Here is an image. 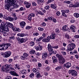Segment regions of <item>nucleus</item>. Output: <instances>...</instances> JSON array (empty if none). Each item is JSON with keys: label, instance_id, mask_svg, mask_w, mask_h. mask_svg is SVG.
<instances>
[{"label": "nucleus", "instance_id": "obj_1", "mask_svg": "<svg viewBox=\"0 0 79 79\" xmlns=\"http://www.w3.org/2000/svg\"><path fill=\"white\" fill-rule=\"evenodd\" d=\"M5 2H7L6 4L5 5V9L8 10H10L11 11H12V9H10V8H17L19 7L18 5L15 4V2L16 1L15 0H5Z\"/></svg>", "mask_w": 79, "mask_h": 79}, {"label": "nucleus", "instance_id": "obj_2", "mask_svg": "<svg viewBox=\"0 0 79 79\" xmlns=\"http://www.w3.org/2000/svg\"><path fill=\"white\" fill-rule=\"evenodd\" d=\"M1 25L2 27L4 28V29L7 32L9 31V29H8V27H10V28L12 29L14 27V26H13V25L12 23L7 22H2L1 23ZM7 26H8V27Z\"/></svg>", "mask_w": 79, "mask_h": 79}, {"label": "nucleus", "instance_id": "obj_3", "mask_svg": "<svg viewBox=\"0 0 79 79\" xmlns=\"http://www.w3.org/2000/svg\"><path fill=\"white\" fill-rule=\"evenodd\" d=\"M1 69L2 71H6V73H8L10 71H12L13 69L10 65L6 64L2 67Z\"/></svg>", "mask_w": 79, "mask_h": 79}, {"label": "nucleus", "instance_id": "obj_4", "mask_svg": "<svg viewBox=\"0 0 79 79\" xmlns=\"http://www.w3.org/2000/svg\"><path fill=\"white\" fill-rule=\"evenodd\" d=\"M56 56L57 58H59V63H61V64H63L65 63V61H66V60L64 58V57H63L61 55H60L59 54H56Z\"/></svg>", "mask_w": 79, "mask_h": 79}, {"label": "nucleus", "instance_id": "obj_5", "mask_svg": "<svg viewBox=\"0 0 79 79\" xmlns=\"http://www.w3.org/2000/svg\"><path fill=\"white\" fill-rule=\"evenodd\" d=\"M5 29L2 26H0V31L1 32H3V36H7L9 35V33L6 32L7 31H6L5 29Z\"/></svg>", "mask_w": 79, "mask_h": 79}, {"label": "nucleus", "instance_id": "obj_6", "mask_svg": "<svg viewBox=\"0 0 79 79\" xmlns=\"http://www.w3.org/2000/svg\"><path fill=\"white\" fill-rule=\"evenodd\" d=\"M76 47V45L74 44H70L68 45V50H67V52H69V51H72Z\"/></svg>", "mask_w": 79, "mask_h": 79}, {"label": "nucleus", "instance_id": "obj_7", "mask_svg": "<svg viewBox=\"0 0 79 79\" xmlns=\"http://www.w3.org/2000/svg\"><path fill=\"white\" fill-rule=\"evenodd\" d=\"M10 46H11V44H10L3 43L1 47L2 48V49L3 50H6V49H8Z\"/></svg>", "mask_w": 79, "mask_h": 79}, {"label": "nucleus", "instance_id": "obj_8", "mask_svg": "<svg viewBox=\"0 0 79 79\" xmlns=\"http://www.w3.org/2000/svg\"><path fill=\"white\" fill-rule=\"evenodd\" d=\"M69 74H71L72 76L73 77H76L77 75V72L74 70H70L69 71Z\"/></svg>", "mask_w": 79, "mask_h": 79}, {"label": "nucleus", "instance_id": "obj_9", "mask_svg": "<svg viewBox=\"0 0 79 79\" xmlns=\"http://www.w3.org/2000/svg\"><path fill=\"white\" fill-rule=\"evenodd\" d=\"M11 52L7 51L5 52L4 53H2L1 54V55L3 56V57H4V58H8V57H9V56L11 55Z\"/></svg>", "mask_w": 79, "mask_h": 79}, {"label": "nucleus", "instance_id": "obj_10", "mask_svg": "<svg viewBox=\"0 0 79 79\" xmlns=\"http://www.w3.org/2000/svg\"><path fill=\"white\" fill-rule=\"evenodd\" d=\"M17 40L18 41L19 44H21V43H23V42H26L27 40L24 39V38H20L19 37L17 38Z\"/></svg>", "mask_w": 79, "mask_h": 79}, {"label": "nucleus", "instance_id": "obj_11", "mask_svg": "<svg viewBox=\"0 0 79 79\" xmlns=\"http://www.w3.org/2000/svg\"><path fill=\"white\" fill-rule=\"evenodd\" d=\"M24 4L25 5L27 8H29L31 7V4L28 2L25 1L24 2Z\"/></svg>", "mask_w": 79, "mask_h": 79}, {"label": "nucleus", "instance_id": "obj_12", "mask_svg": "<svg viewBox=\"0 0 79 79\" xmlns=\"http://www.w3.org/2000/svg\"><path fill=\"white\" fill-rule=\"evenodd\" d=\"M47 56H48V54H47V52H45L44 53H42V59L44 60L46 58H47Z\"/></svg>", "mask_w": 79, "mask_h": 79}, {"label": "nucleus", "instance_id": "obj_13", "mask_svg": "<svg viewBox=\"0 0 79 79\" xmlns=\"http://www.w3.org/2000/svg\"><path fill=\"white\" fill-rule=\"evenodd\" d=\"M71 64L69 62H68L64 64V67H65L66 68H69L71 67Z\"/></svg>", "mask_w": 79, "mask_h": 79}, {"label": "nucleus", "instance_id": "obj_14", "mask_svg": "<svg viewBox=\"0 0 79 79\" xmlns=\"http://www.w3.org/2000/svg\"><path fill=\"white\" fill-rule=\"evenodd\" d=\"M35 48L36 50L40 51V50H42V46L40 44H39L38 46L36 47Z\"/></svg>", "mask_w": 79, "mask_h": 79}, {"label": "nucleus", "instance_id": "obj_15", "mask_svg": "<svg viewBox=\"0 0 79 79\" xmlns=\"http://www.w3.org/2000/svg\"><path fill=\"white\" fill-rule=\"evenodd\" d=\"M4 18L6 20H9L10 21H13L14 20L13 18L10 16L5 17Z\"/></svg>", "mask_w": 79, "mask_h": 79}, {"label": "nucleus", "instance_id": "obj_16", "mask_svg": "<svg viewBox=\"0 0 79 79\" xmlns=\"http://www.w3.org/2000/svg\"><path fill=\"white\" fill-rule=\"evenodd\" d=\"M10 74H11V75H13V76H19V75L17 74V73L15 72V71H10Z\"/></svg>", "mask_w": 79, "mask_h": 79}, {"label": "nucleus", "instance_id": "obj_17", "mask_svg": "<svg viewBox=\"0 0 79 79\" xmlns=\"http://www.w3.org/2000/svg\"><path fill=\"white\" fill-rule=\"evenodd\" d=\"M52 59L53 60V63H55L57 62V59L56 58V56H52Z\"/></svg>", "mask_w": 79, "mask_h": 79}, {"label": "nucleus", "instance_id": "obj_18", "mask_svg": "<svg viewBox=\"0 0 79 79\" xmlns=\"http://www.w3.org/2000/svg\"><path fill=\"white\" fill-rule=\"evenodd\" d=\"M20 26L22 28H23V27H24L26 26V23L24 21H22L20 23Z\"/></svg>", "mask_w": 79, "mask_h": 79}, {"label": "nucleus", "instance_id": "obj_19", "mask_svg": "<svg viewBox=\"0 0 79 79\" xmlns=\"http://www.w3.org/2000/svg\"><path fill=\"white\" fill-rule=\"evenodd\" d=\"M48 48L49 52H51V51L53 50V49L51 47V45H50V44H49L48 45Z\"/></svg>", "mask_w": 79, "mask_h": 79}, {"label": "nucleus", "instance_id": "obj_20", "mask_svg": "<svg viewBox=\"0 0 79 79\" xmlns=\"http://www.w3.org/2000/svg\"><path fill=\"white\" fill-rule=\"evenodd\" d=\"M70 29H71L73 31V32H75L76 31H75V30H74V29L76 28V27L74 26H70Z\"/></svg>", "mask_w": 79, "mask_h": 79}, {"label": "nucleus", "instance_id": "obj_21", "mask_svg": "<svg viewBox=\"0 0 79 79\" xmlns=\"http://www.w3.org/2000/svg\"><path fill=\"white\" fill-rule=\"evenodd\" d=\"M79 3L78 2H76L74 5H73V8H76L79 7Z\"/></svg>", "mask_w": 79, "mask_h": 79}, {"label": "nucleus", "instance_id": "obj_22", "mask_svg": "<svg viewBox=\"0 0 79 79\" xmlns=\"http://www.w3.org/2000/svg\"><path fill=\"white\" fill-rule=\"evenodd\" d=\"M62 27L63 29L65 31H67V29H68V27L66 25Z\"/></svg>", "mask_w": 79, "mask_h": 79}, {"label": "nucleus", "instance_id": "obj_23", "mask_svg": "<svg viewBox=\"0 0 79 79\" xmlns=\"http://www.w3.org/2000/svg\"><path fill=\"white\" fill-rule=\"evenodd\" d=\"M74 16L75 17V18H79V14L78 13H74Z\"/></svg>", "mask_w": 79, "mask_h": 79}, {"label": "nucleus", "instance_id": "obj_24", "mask_svg": "<svg viewBox=\"0 0 79 79\" xmlns=\"http://www.w3.org/2000/svg\"><path fill=\"white\" fill-rule=\"evenodd\" d=\"M51 7L53 8V9H55L56 7V5L55 4H51Z\"/></svg>", "mask_w": 79, "mask_h": 79}, {"label": "nucleus", "instance_id": "obj_25", "mask_svg": "<svg viewBox=\"0 0 79 79\" xmlns=\"http://www.w3.org/2000/svg\"><path fill=\"white\" fill-rule=\"evenodd\" d=\"M47 42H48L50 41V38L49 36L47 37V38L46 39Z\"/></svg>", "mask_w": 79, "mask_h": 79}, {"label": "nucleus", "instance_id": "obj_26", "mask_svg": "<svg viewBox=\"0 0 79 79\" xmlns=\"http://www.w3.org/2000/svg\"><path fill=\"white\" fill-rule=\"evenodd\" d=\"M40 77V73L37 72L36 75V77L37 78H39Z\"/></svg>", "mask_w": 79, "mask_h": 79}, {"label": "nucleus", "instance_id": "obj_27", "mask_svg": "<svg viewBox=\"0 0 79 79\" xmlns=\"http://www.w3.org/2000/svg\"><path fill=\"white\" fill-rule=\"evenodd\" d=\"M37 13L39 14V15H44V13L42 12L40 10L38 11Z\"/></svg>", "mask_w": 79, "mask_h": 79}, {"label": "nucleus", "instance_id": "obj_28", "mask_svg": "<svg viewBox=\"0 0 79 79\" xmlns=\"http://www.w3.org/2000/svg\"><path fill=\"white\" fill-rule=\"evenodd\" d=\"M49 37L50 38V39H55V36L54 35H52L50 36H49Z\"/></svg>", "mask_w": 79, "mask_h": 79}, {"label": "nucleus", "instance_id": "obj_29", "mask_svg": "<svg viewBox=\"0 0 79 79\" xmlns=\"http://www.w3.org/2000/svg\"><path fill=\"white\" fill-rule=\"evenodd\" d=\"M43 39V37L41 36L39 39H37L36 40V42H40L42 39Z\"/></svg>", "mask_w": 79, "mask_h": 79}, {"label": "nucleus", "instance_id": "obj_30", "mask_svg": "<svg viewBox=\"0 0 79 79\" xmlns=\"http://www.w3.org/2000/svg\"><path fill=\"white\" fill-rule=\"evenodd\" d=\"M30 53L31 54H35V51L34 50H32L30 51Z\"/></svg>", "mask_w": 79, "mask_h": 79}, {"label": "nucleus", "instance_id": "obj_31", "mask_svg": "<svg viewBox=\"0 0 79 79\" xmlns=\"http://www.w3.org/2000/svg\"><path fill=\"white\" fill-rule=\"evenodd\" d=\"M55 32L56 33H60V30H59V29L56 28L55 30Z\"/></svg>", "mask_w": 79, "mask_h": 79}, {"label": "nucleus", "instance_id": "obj_32", "mask_svg": "<svg viewBox=\"0 0 79 79\" xmlns=\"http://www.w3.org/2000/svg\"><path fill=\"white\" fill-rule=\"evenodd\" d=\"M61 68V66H57L56 68H55L56 70H57V71H58L60 70Z\"/></svg>", "mask_w": 79, "mask_h": 79}, {"label": "nucleus", "instance_id": "obj_33", "mask_svg": "<svg viewBox=\"0 0 79 79\" xmlns=\"http://www.w3.org/2000/svg\"><path fill=\"white\" fill-rule=\"evenodd\" d=\"M29 15L31 17H34L35 16V14L31 13L29 14Z\"/></svg>", "mask_w": 79, "mask_h": 79}, {"label": "nucleus", "instance_id": "obj_34", "mask_svg": "<svg viewBox=\"0 0 79 79\" xmlns=\"http://www.w3.org/2000/svg\"><path fill=\"white\" fill-rule=\"evenodd\" d=\"M30 77L33 78L34 77V73H31L29 76Z\"/></svg>", "mask_w": 79, "mask_h": 79}, {"label": "nucleus", "instance_id": "obj_35", "mask_svg": "<svg viewBox=\"0 0 79 79\" xmlns=\"http://www.w3.org/2000/svg\"><path fill=\"white\" fill-rule=\"evenodd\" d=\"M64 3H67V4H70L71 1H66L64 2Z\"/></svg>", "mask_w": 79, "mask_h": 79}, {"label": "nucleus", "instance_id": "obj_36", "mask_svg": "<svg viewBox=\"0 0 79 79\" xmlns=\"http://www.w3.org/2000/svg\"><path fill=\"white\" fill-rule=\"evenodd\" d=\"M30 45L31 46H33L34 45V42L33 41H31L30 43Z\"/></svg>", "mask_w": 79, "mask_h": 79}, {"label": "nucleus", "instance_id": "obj_37", "mask_svg": "<svg viewBox=\"0 0 79 79\" xmlns=\"http://www.w3.org/2000/svg\"><path fill=\"white\" fill-rule=\"evenodd\" d=\"M65 37L67 39H69L70 38V37L69 36V35L67 34L65 35Z\"/></svg>", "mask_w": 79, "mask_h": 79}, {"label": "nucleus", "instance_id": "obj_38", "mask_svg": "<svg viewBox=\"0 0 79 79\" xmlns=\"http://www.w3.org/2000/svg\"><path fill=\"white\" fill-rule=\"evenodd\" d=\"M28 20H29L30 21H31V20H32V17L29 15L28 17Z\"/></svg>", "mask_w": 79, "mask_h": 79}, {"label": "nucleus", "instance_id": "obj_39", "mask_svg": "<svg viewBox=\"0 0 79 79\" xmlns=\"http://www.w3.org/2000/svg\"><path fill=\"white\" fill-rule=\"evenodd\" d=\"M52 48H55L56 49H57V48H58V46L56 45L55 46H52Z\"/></svg>", "mask_w": 79, "mask_h": 79}, {"label": "nucleus", "instance_id": "obj_40", "mask_svg": "<svg viewBox=\"0 0 79 79\" xmlns=\"http://www.w3.org/2000/svg\"><path fill=\"white\" fill-rule=\"evenodd\" d=\"M28 54H27V53L25 52L23 53V56L25 57H27V56H28Z\"/></svg>", "mask_w": 79, "mask_h": 79}, {"label": "nucleus", "instance_id": "obj_41", "mask_svg": "<svg viewBox=\"0 0 79 79\" xmlns=\"http://www.w3.org/2000/svg\"><path fill=\"white\" fill-rule=\"evenodd\" d=\"M53 21L54 23H56V19H54L53 17H52V20Z\"/></svg>", "mask_w": 79, "mask_h": 79}, {"label": "nucleus", "instance_id": "obj_42", "mask_svg": "<svg viewBox=\"0 0 79 79\" xmlns=\"http://www.w3.org/2000/svg\"><path fill=\"white\" fill-rule=\"evenodd\" d=\"M32 6H37V4L35 2H32Z\"/></svg>", "mask_w": 79, "mask_h": 79}, {"label": "nucleus", "instance_id": "obj_43", "mask_svg": "<svg viewBox=\"0 0 79 79\" xmlns=\"http://www.w3.org/2000/svg\"><path fill=\"white\" fill-rule=\"evenodd\" d=\"M26 73V71L25 70H23L22 71V74H25Z\"/></svg>", "mask_w": 79, "mask_h": 79}, {"label": "nucleus", "instance_id": "obj_44", "mask_svg": "<svg viewBox=\"0 0 79 79\" xmlns=\"http://www.w3.org/2000/svg\"><path fill=\"white\" fill-rule=\"evenodd\" d=\"M38 30H39V31H44V28H41L40 27H39Z\"/></svg>", "mask_w": 79, "mask_h": 79}, {"label": "nucleus", "instance_id": "obj_45", "mask_svg": "<svg viewBox=\"0 0 79 79\" xmlns=\"http://www.w3.org/2000/svg\"><path fill=\"white\" fill-rule=\"evenodd\" d=\"M33 35L34 36H37V35H39V33L38 32L35 33L33 34Z\"/></svg>", "mask_w": 79, "mask_h": 79}, {"label": "nucleus", "instance_id": "obj_46", "mask_svg": "<svg viewBox=\"0 0 79 79\" xmlns=\"http://www.w3.org/2000/svg\"><path fill=\"white\" fill-rule=\"evenodd\" d=\"M45 69L47 71H49L50 70V67L48 66H47L45 67Z\"/></svg>", "mask_w": 79, "mask_h": 79}, {"label": "nucleus", "instance_id": "obj_47", "mask_svg": "<svg viewBox=\"0 0 79 79\" xmlns=\"http://www.w3.org/2000/svg\"><path fill=\"white\" fill-rule=\"evenodd\" d=\"M26 10V9L25 8H23V7H21L20 8V11H23V10Z\"/></svg>", "mask_w": 79, "mask_h": 79}, {"label": "nucleus", "instance_id": "obj_48", "mask_svg": "<svg viewBox=\"0 0 79 79\" xmlns=\"http://www.w3.org/2000/svg\"><path fill=\"white\" fill-rule=\"evenodd\" d=\"M31 28V27L29 26H27V27H26V29H29Z\"/></svg>", "mask_w": 79, "mask_h": 79}, {"label": "nucleus", "instance_id": "obj_49", "mask_svg": "<svg viewBox=\"0 0 79 79\" xmlns=\"http://www.w3.org/2000/svg\"><path fill=\"white\" fill-rule=\"evenodd\" d=\"M21 60H24V59H26V57L25 56H21Z\"/></svg>", "mask_w": 79, "mask_h": 79}, {"label": "nucleus", "instance_id": "obj_50", "mask_svg": "<svg viewBox=\"0 0 79 79\" xmlns=\"http://www.w3.org/2000/svg\"><path fill=\"white\" fill-rule=\"evenodd\" d=\"M14 30H15V31H17L18 32H20V30L19 29L14 28Z\"/></svg>", "mask_w": 79, "mask_h": 79}, {"label": "nucleus", "instance_id": "obj_51", "mask_svg": "<svg viewBox=\"0 0 79 79\" xmlns=\"http://www.w3.org/2000/svg\"><path fill=\"white\" fill-rule=\"evenodd\" d=\"M19 35L20 37H23L24 36V34L21 33V34H19Z\"/></svg>", "mask_w": 79, "mask_h": 79}, {"label": "nucleus", "instance_id": "obj_52", "mask_svg": "<svg viewBox=\"0 0 79 79\" xmlns=\"http://www.w3.org/2000/svg\"><path fill=\"white\" fill-rule=\"evenodd\" d=\"M32 71L34 73H36L37 72V69L35 68H34L33 69Z\"/></svg>", "mask_w": 79, "mask_h": 79}, {"label": "nucleus", "instance_id": "obj_53", "mask_svg": "<svg viewBox=\"0 0 79 79\" xmlns=\"http://www.w3.org/2000/svg\"><path fill=\"white\" fill-rule=\"evenodd\" d=\"M49 6H46L45 8L46 10H48L49 9Z\"/></svg>", "mask_w": 79, "mask_h": 79}, {"label": "nucleus", "instance_id": "obj_54", "mask_svg": "<svg viewBox=\"0 0 79 79\" xmlns=\"http://www.w3.org/2000/svg\"><path fill=\"white\" fill-rule=\"evenodd\" d=\"M41 25L43 26H46V23L45 22H43L42 24Z\"/></svg>", "mask_w": 79, "mask_h": 79}, {"label": "nucleus", "instance_id": "obj_55", "mask_svg": "<svg viewBox=\"0 0 79 79\" xmlns=\"http://www.w3.org/2000/svg\"><path fill=\"white\" fill-rule=\"evenodd\" d=\"M42 42H46L47 43V41L46 40V39H44L42 40Z\"/></svg>", "mask_w": 79, "mask_h": 79}, {"label": "nucleus", "instance_id": "obj_56", "mask_svg": "<svg viewBox=\"0 0 79 79\" xmlns=\"http://www.w3.org/2000/svg\"><path fill=\"white\" fill-rule=\"evenodd\" d=\"M31 60L32 61H33V62H36V61H37L36 59L35 58H34L33 59H31Z\"/></svg>", "mask_w": 79, "mask_h": 79}, {"label": "nucleus", "instance_id": "obj_57", "mask_svg": "<svg viewBox=\"0 0 79 79\" xmlns=\"http://www.w3.org/2000/svg\"><path fill=\"white\" fill-rule=\"evenodd\" d=\"M56 15H57V16H60V12L59 11H57L56 13Z\"/></svg>", "mask_w": 79, "mask_h": 79}, {"label": "nucleus", "instance_id": "obj_58", "mask_svg": "<svg viewBox=\"0 0 79 79\" xmlns=\"http://www.w3.org/2000/svg\"><path fill=\"white\" fill-rule=\"evenodd\" d=\"M12 61H13V59H10L8 60V62L9 63H10L12 62Z\"/></svg>", "mask_w": 79, "mask_h": 79}, {"label": "nucleus", "instance_id": "obj_59", "mask_svg": "<svg viewBox=\"0 0 79 79\" xmlns=\"http://www.w3.org/2000/svg\"><path fill=\"white\" fill-rule=\"evenodd\" d=\"M52 17H48L47 18L48 20H51L52 21Z\"/></svg>", "mask_w": 79, "mask_h": 79}, {"label": "nucleus", "instance_id": "obj_60", "mask_svg": "<svg viewBox=\"0 0 79 79\" xmlns=\"http://www.w3.org/2000/svg\"><path fill=\"white\" fill-rule=\"evenodd\" d=\"M64 12L67 13H69V10H64Z\"/></svg>", "mask_w": 79, "mask_h": 79}, {"label": "nucleus", "instance_id": "obj_61", "mask_svg": "<svg viewBox=\"0 0 79 79\" xmlns=\"http://www.w3.org/2000/svg\"><path fill=\"white\" fill-rule=\"evenodd\" d=\"M74 37L75 38L79 39V35H75L74 36Z\"/></svg>", "mask_w": 79, "mask_h": 79}, {"label": "nucleus", "instance_id": "obj_62", "mask_svg": "<svg viewBox=\"0 0 79 79\" xmlns=\"http://www.w3.org/2000/svg\"><path fill=\"white\" fill-rule=\"evenodd\" d=\"M54 0H48V3H51V2H53Z\"/></svg>", "mask_w": 79, "mask_h": 79}, {"label": "nucleus", "instance_id": "obj_63", "mask_svg": "<svg viewBox=\"0 0 79 79\" xmlns=\"http://www.w3.org/2000/svg\"><path fill=\"white\" fill-rule=\"evenodd\" d=\"M38 66L39 67H41L42 66V64L40 63H39L38 64Z\"/></svg>", "mask_w": 79, "mask_h": 79}, {"label": "nucleus", "instance_id": "obj_64", "mask_svg": "<svg viewBox=\"0 0 79 79\" xmlns=\"http://www.w3.org/2000/svg\"><path fill=\"white\" fill-rule=\"evenodd\" d=\"M10 39H13V40H14L15 39V37L14 36H11L10 37Z\"/></svg>", "mask_w": 79, "mask_h": 79}]
</instances>
